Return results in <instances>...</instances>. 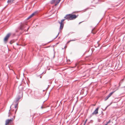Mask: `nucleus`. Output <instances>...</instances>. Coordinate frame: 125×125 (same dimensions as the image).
I'll list each match as a JSON object with an SVG mask.
<instances>
[{"label":"nucleus","mask_w":125,"mask_h":125,"mask_svg":"<svg viewBox=\"0 0 125 125\" xmlns=\"http://www.w3.org/2000/svg\"><path fill=\"white\" fill-rule=\"evenodd\" d=\"M108 124L107 123L105 125H107Z\"/></svg>","instance_id":"obj_18"},{"label":"nucleus","mask_w":125,"mask_h":125,"mask_svg":"<svg viewBox=\"0 0 125 125\" xmlns=\"http://www.w3.org/2000/svg\"><path fill=\"white\" fill-rule=\"evenodd\" d=\"M99 107H97L94 112L92 113V115H96L98 113V110H99Z\"/></svg>","instance_id":"obj_7"},{"label":"nucleus","mask_w":125,"mask_h":125,"mask_svg":"<svg viewBox=\"0 0 125 125\" xmlns=\"http://www.w3.org/2000/svg\"><path fill=\"white\" fill-rule=\"evenodd\" d=\"M92 32L93 34H95L96 33V32L94 30V29L92 31Z\"/></svg>","instance_id":"obj_9"},{"label":"nucleus","mask_w":125,"mask_h":125,"mask_svg":"<svg viewBox=\"0 0 125 125\" xmlns=\"http://www.w3.org/2000/svg\"><path fill=\"white\" fill-rule=\"evenodd\" d=\"M35 13H33L31 15V16L32 17L35 14Z\"/></svg>","instance_id":"obj_13"},{"label":"nucleus","mask_w":125,"mask_h":125,"mask_svg":"<svg viewBox=\"0 0 125 125\" xmlns=\"http://www.w3.org/2000/svg\"><path fill=\"white\" fill-rule=\"evenodd\" d=\"M61 0H52L51 3L52 4H53L54 3H55V6H56L60 1Z\"/></svg>","instance_id":"obj_3"},{"label":"nucleus","mask_w":125,"mask_h":125,"mask_svg":"<svg viewBox=\"0 0 125 125\" xmlns=\"http://www.w3.org/2000/svg\"><path fill=\"white\" fill-rule=\"evenodd\" d=\"M75 41L74 40H70V41H69L67 43H69V42H70L71 41Z\"/></svg>","instance_id":"obj_15"},{"label":"nucleus","mask_w":125,"mask_h":125,"mask_svg":"<svg viewBox=\"0 0 125 125\" xmlns=\"http://www.w3.org/2000/svg\"><path fill=\"white\" fill-rule=\"evenodd\" d=\"M13 120L12 118L10 119H7L5 121V125H7L10 124L13 121Z\"/></svg>","instance_id":"obj_2"},{"label":"nucleus","mask_w":125,"mask_h":125,"mask_svg":"<svg viewBox=\"0 0 125 125\" xmlns=\"http://www.w3.org/2000/svg\"><path fill=\"white\" fill-rule=\"evenodd\" d=\"M11 35V33H9L7 34L4 39V42H7L8 39H9V37Z\"/></svg>","instance_id":"obj_4"},{"label":"nucleus","mask_w":125,"mask_h":125,"mask_svg":"<svg viewBox=\"0 0 125 125\" xmlns=\"http://www.w3.org/2000/svg\"><path fill=\"white\" fill-rule=\"evenodd\" d=\"M110 122H111V120H110L108 122H107V124H108L109 123H110Z\"/></svg>","instance_id":"obj_16"},{"label":"nucleus","mask_w":125,"mask_h":125,"mask_svg":"<svg viewBox=\"0 0 125 125\" xmlns=\"http://www.w3.org/2000/svg\"><path fill=\"white\" fill-rule=\"evenodd\" d=\"M65 19H63L61 20V22L59 21L58 22L60 24V29L62 30L64 26L63 22Z\"/></svg>","instance_id":"obj_1"},{"label":"nucleus","mask_w":125,"mask_h":125,"mask_svg":"<svg viewBox=\"0 0 125 125\" xmlns=\"http://www.w3.org/2000/svg\"><path fill=\"white\" fill-rule=\"evenodd\" d=\"M15 113L16 112L17 110V105H15Z\"/></svg>","instance_id":"obj_11"},{"label":"nucleus","mask_w":125,"mask_h":125,"mask_svg":"<svg viewBox=\"0 0 125 125\" xmlns=\"http://www.w3.org/2000/svg\"><path fill=\"white\" fill-rule=\"evenodd\" d=\"M35 13H33L31 15V16L32 17L35 14Z\"/></svg>","instance_id":"obj_12"},{"label":"nucleus","mask_w":125,"mask_h":125,"mask_svg":"<svg viewBox=\"0 0 125 125\" xmlns=\"http://www.w3.org/2000/svg\"><path fill=\"white\" fill-rule=\"evenodd\" d=\"M115 91L113 92L110 93L107 96H106L105 98V100H106L109 98L112 94L115 92Z\"/></svg>","instance_id":"obj_6"},{"label":"nucleus","mask_w":125,"mask_h":125,"mask_svg":"<svg viewBox=\"0 0 125 125\" xmlns=\"http://www.w3.org/2000/svg\"><path fill=\"white\" fill-rule=\"evenodd\" d=\"M78 15H72L71 14V20L74 19L77 17Z\"/></svg>","instance_id":"obj_5"},{"label":"nucleus","mask_w":125,"mask_h":125,"mask_svg":"<svg viewBox=\"0 0 125 125\" xmlns=\"http://www.w3.org/2000/svg\"><path fill=\"white\" fill-rule=\"evenodd\" d=\"M94 106H95V104H94Z\"/></svg>","instance_id":"obj_20"},{"label":"nucleus","mask_w":125,"mask_h":125,"mask_svg":"<svg viewBox=\"0 0 125 125\" xmlns=\"http://www.w3.org/2000/svg\"><path fill=\"white\" fill-rule=\"evenodd\" d=\"M64 18H65L66 19L71 20V14H69L66 15L64 17Z\"/></svg>","instance_id":"obj_8"},{"label":"nucleus","mask_w":125,"mask_h":125,"mask_svg":"<svg viewBox=\"0 0 125 125\" xmlns=\"http://www.w3.org/2000/svg\"><path fill=\"white\" fill-rule=\"evenodd\" d=\"M32 17H31V15H30L27 18V19L28 20L29 19H30V18H31Z\"/></svg>","instance_id":"obj_14"},{"label":"nucleus","mask_w":125,"mask_h":125,"mask_svg":"<svg viewBox=\"0 0 125 125\" xmlns=\"http://www.w3.org/2000/svg\"><path fill=\"white\" fill-rule=\"evenodd\" d=\"M87 119H86V120H85V123H84V125H85V124H86V122H87Z\"/></svg>","instance_id":"obj_17"},{"label":"nucleus","mask_w":125,"mask_h":125,"mask_svg":"<svg viewBox=\"0 0 125 125\" xmlns=\"http://www.w3.org/2000/svg\"><path fill=\"white\" fill-rule=\"evenodd\" d=\"M81 23V22H80V23H79V24H80V23Z\"/></svg>","instance_id":"obj_19"},{"label":"nucleus","mask_w":125,"mask_h":125,"mask_svg":"<svg viewBox=\"0 0 125 125\" xmlns=\"http://www.w3.org/2000/svg\"><path fill=\"white\" fill-rule=\"evenodd\" d=\"M8 3H11L13 2V1H12V0H8Z\"/></svg>","instance_id":"obj_10"}]
</instances>
